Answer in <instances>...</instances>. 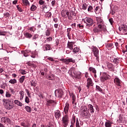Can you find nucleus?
I'll return each mask as SVG.
<instances>
[{"instance_id":"obj_8","label":"nucleus","mask_w":127,"mask_h":127,"mask_svg":"<svg viewBox=\"0 0 127 127\" xmlns=\"http://www.w3.org/2000/svg\"><path fill=\"white\" fill-rule=\"evenodd\" d=\"M110 75H108L107 73L103 72L102 73V76L100 77V80L101 82H105V81H107L108 80Z\"/></svg>"},{"instance_id":"obj_1","label":"nucleus","mask_w":127,"mask_h":127,"mask_svg":"<svg viewBox=\"0 0 127 127\" xmlns=\"http://www.w3.org/2000/svg\"><path fill=\"white\" fill-rule=\"evenodd\" d=\"M97 24L99 28H101L102 29H104V28H107L106 26H105V23L104 22V20L102 19L101 17H97Z\"/></svg>"},{"instance_id":"obj_33","label":"nucleus","mask_w":127,"mask_h":127,"mask_svg":"<svg viewBox=\"0 0 127 127\" xmlns=\"http://www.w3.org/2000/svg\"><path fill=\"white\" fill-rule=\"evenodd\" d=\"M81 116L86 119L88 117V112H81Z\"/></svg>"},{"instance_id":"obj_41","label":"nucleus","mask_w":127,"mask_h":127,"mask_svg":"<svg viewBox=\"0 0 127 127\" xmlns=\"http://www.w3.org/2000/svg\"><path fill=\"white\" fill-rule=\"evenodd\" d=\"M80 51V49L77 48V47H75L73 50V52L74 53H77Z\"/></svg>"},{"instance_id":"obj_40","label":"nucleus","mask_w":127,"mask_h":127,"mask_svg":"<svg viewBox=\"0 0 127 127\" xmlns=\"http://www.w3.org/2000/svg\"><path fill=\"white\" fill-rule=\"evenodd\" d=\"M50 30L47 29L45 32V35L46 36H50Z\"/></svg>"},{"instance_id":"obj_4","label":"nucleus","mask_w":127,"mask_h":127,"mask_svg":"<svg viewBox=\"0 0 127 127\" xmlns=\"http://www.w3.org/2000/svg\"><path fill=\"white\" fill-rule=\"evenodd\" d=\"M69 117L68 115H65L62 118V124L64 127H67L69 124Z\"/></svg>"},{"instance_id":"obj_22","label":"nucleus","mask_w":127,"mask_h":127,"mask_svg":"<svg viewBox=\"0 0 127 127\" xmlns=\"http://www.w3.org/2000/svg\"><path fill=\"white\" fill-rule=\"evenodd\" d=\"M22 3L25 6H29L30 5V3H29L28 0H22Z\"/></svg>"},{"instance_id":"obj_2","label":"nucleus","mask_w":127,"mask_h":127,"mask_svg":"<svg viewBox=\"0 0 127 127\" xmlns=\"http://www.w3.org/2000/svg\"><path fill=\"white\" fill-rule=\"evenodd\" d=\"M62 16L64 18H67L68 17L69 20H73V17L71 15V13L66 10H63L61 12Z\"/></svg>"},{"instance_id":"obj_57","label":"nucleus","mask_w":127,"mask_h":127,"mask_svg":"<svg viewBox=\"0 0 127 127\" xmlns=\"http://www.w3.org/2000/svg\"><path fill=\"white\" fill-rule=\"evenodd\" d=\"M115 64H118L120 63V60L119 59H115L114 61Z\"/></svg>"},{"instance_id":"obj_25","label":"nucleus","mask_w":127,"mask_h":127,"mask_svg":"<svg viewBox=\"0 0 127 127\" xmlns=\"http://www.w3.org/2000/svg\"><path fill=\"white\" fill-rule=\"evenodd\" d=\"M88 108L89 109V112H90V113H94V107H93V105H91V104H89L88 105Z\"/></svg>"},{"instance_id":"obj_43","label":"nucleus","mask_w":127,"mask_h":127,"mask_svg":"<svg viewBox=\"0 0 127 127\" xmlns=\"http://www.w3.org/2000/svg\"><path fill=\"white\" fill-rule=\"evenodd\" d=\"M50 41H52V37H51L47 38L46 40L45 41V42H50Z\"/></svg>"},{"instance_id":"obj_51","label":"nucleus","mask_w":127,"mask_h":127,"mask_svg":"<svg viewBox=\"0 0 127 127\" xmlns=\"http://www.w3.org/2000/svg\"><path fill=\"white\" fill-rule=\"evenodd\" d=\"M71 98L73 103L74 102H76V96L75 95L72 94Z\"/></svg>"},{"instance_id":"obj_15","label":"nucleus","mask_w":127,"mask_h":127,"mask_svg":"<svg viewBox=\"0 0 127 127\" xmlns=\"http://www.w3.org/2000/svg\"><path fill=\"white\" fill-rule=\"evenodd\" d=\"M1 122H3V123H4V124H5V123L11 124V121H10V119L7 117H2Z\"/></svg>"},{"instance_id":"obj_58","label":"nucleus","mask_w":127,"mask_h":127,"mask_svg":"<svg viewBox=\"0 0 127 127\" xmlns=\"http://www.w3.org/2000/svg\"><path fill=\"white\" fill-rule=\"evenodd\" d=\"M20 73L22 74V75H25V74H26L27 72H26V71L24 70H21Z\"/></svg>"},{"instance_id":"obj_3","label":"nucleus","mask_w":127,"mask_h":127,"mask_svg":"<svg viewBox=\"0 0 127 127\" xmlns=\"http://www.w3.org/2000/svg\"><path fill=\"white\" fill-rule=\"evenodd\" d=\"M84 22L86 23V26L87 27H91L94 24V20L92 19V18L90 17H86L84 19Z\"/></svg>"},{"instance_id":"obj_37","label":"nucleus","mask_w":127,"mask_h":127,"mask_svg":"<svg viewBox=\"0 0 127 127\" xmlns=\"http://www.w3.org/2000/svg\"><path fill=\"white\" fill-rule=\"evenodd\" d=\"M36 8H37V7H36V6H35V5L32 4L30 8V10L31 11H34V10H35L36 9Z\"/></svg>"},{"instance_id":"obj_20","label":"nucleus","mask_w":127,"mask_h":127,"mask_svg":"<svg viewBox=\"0 0 127 127\" xmlns=\"http://www.w3.org/2000/svg\"><path fill=\"white\" fill-rule=\"evenodd\" d=\"M73 44H74L73 42H68L67 43V47L70 50H72L73 49Z\"/></svg>"},{"instance_id":"obj_7","label":"nucleus","mask_w":127,"mask_h":127,"mask_svg":"<svg viewBox=\"0 0 127 127\" xmlns=\"http://www.w3.org/2000/svg\"><path fill=\"white\" fill-rule=\"evenodd\" d=\"M93 54L95 57H96L97 61H99V50L97 47H94L92 49Z\"/></svg>"},{"instance_id":"obj_34","label":"nucleus","mask_w":127,"mask_h":127,"mask_svg":"<svg viewBox=\"0 0 127 127\" xmlns=\"http://www.w3.org/2000/svg\"><path fill=\"white\" fill-rule=\"evenodd\" d=\"M9 83H10V84H16V83H17V80H16V79H11L9 81Z\"/></svg>"},{"instance_id":"obj_35","label":"nucleus","mask_w":127,"mask_h":127,"mask_svg":"<svg viewBox=\"0 0 127 127\" xmlns=\"http://www.w3.org/2000/svg\"><path fill=\"white\" fill-rule=\"evenodd\" d=\"M25 109L28 113H31V107L27 106L25 107Z\"/></svg>"},{"instance_id":"obj_6","label":"nucleus","mask_w":127,"mask_h":127,"mask_svg":"<svg viewBox=\"0 0 127 127\" xmlns=\"http://www.w3.org/2000/svg\"><path fill=\"white\" fill-rule=\"evenodd\" d=\"M94 86V82L92 78L89 77L87 79L86 87L87 89H90V87H93Z\"/></svg>"},{"instance_id":"obj_31","label":"nucleus","mask_w":127,"mask_h":127,"mask_svg":"<svg viewBox=\"0 0 127 127\" xmlns=\"http://www.w3.org/2000/svg\"><path fill=\"white\" fill-rule=\"evenodd\" d=\"M76 123V116H73L72 118V120L71 121V125H75V123Z\"/></svg>"},{"instance_id":"obj_32","label":"nucleus","mask_w":127,"mask_h":127,"mask_svg":"<svg viewBox=\"0 0 127 127\" xmlns=\"http://www.w3.org/2000/svg\"><path fill=\"white\" fill-rule=\"evenodd\" d=\"M89 71L92 72V73H93V74H96V73H97V71L96 70V69H95V68H94L93 67H90L89 68Z\"/></svg>"},{"instance_id":"obj_23","label":"nucleus","mask_w":127,"mask_h":127,"mask_svg":"<svg viewBox=\"0 0 127 127\" xmlns=\"http://www.w3.org/2000/svg\"><path fill=\"white\" fill-rule=\"evenodd\" d=\"M4 107L5 108V109H6V110H11V109L13 108V105H12V104H11V103H9L8 104L5 105Z\"/></svg>"},{"instance_id":"obj_30","label":"nucleus","mask_w":127,"mask_h":127,"mask_svg":"<svg viewBox=\"0 0 127 127\" xmlns=\"http://www.w3.org/2000/svg\"><path fill=\"white\" fill-rule=\"evenodd\" d=\"M24 80H25V76H22L19 79V82L20 84H23V82H24Z\"/></svg>"},{"instance_id":"obj_61","label":"nucleus","mask_w":127,"mask_h":127,"mask_svg":"<svg viewBox=\"0 0 127 127\" xmlns=\"http://www.w3.org/2000/svg\"><path fill=\"white\" fill-rule=\"evenodd\" d=\"M52 16V13H51V12L47 13V16H48V17H51Z\"/></svg>"},{"instance_id":"obj_62","label":"nucleus","mask_w":127,"mask_h":127,"mask_svg":"<svg viewBox=\"0 0 127 127\" xmlns=\"http://www.w3.org/2000/svg\"><path fill=\"white\" fill-rule=\"evenodd\" d=\"M77 26L79 27L81 29H83L84 28V25H81V24H77Z\"/></svg>"},{"instance_id":"obj_47","label":"nucleus","mask_w":127,"mask_h":127,"mask_svg":"<svg viewBox=\"0 0 127 127\" xmlns=\"http://www.w3.org/2000/svg\"><path fill=\"white\" fill-rule=\"evenodd\" d=\"M9 90H10V93L12 95H14V94H15V91H14V89H13L11 88H10Z\"/></svg>"},{"instance_id":"obj_12","label":"nucleus","mask_w":127,"mask_h":127,"mask_svg":"<svg viewBox=\"0 0 127 127\" xmlns=\"http://www.w3.org/2000/svg\"><path fill=\"white\" fill-rule=\"evenodd\" d=\"M114 82L117 86H118L119 87H122V80H121L119 77H116L114 79Z\"/></svg>"},{"instance_id":"obj_10","label":"nucleus","mask_w":127,"mask_h":127,"mask_svg":"<svg viewBox=\"0 0 127 127\" xmlns=\"http://www.w3.org/2000/svg\"><path fill=\"white\" fill-rule=\"evenodd\" d=\"M55 94L56 97H58L59 98H62L63 96V90L62 89L56 90L55 91Z\"/></svg>"},{"instance_id":"obj_13","label":"nucleus","mask_w":127,"mask_h":127,"mask_svg":"<svg viewBox=\"0 0 127 127\" xmlns=\"http://www.w3.org/2000/svg\"><path fill=\"white\" fill-rule=\"evenodd\" d=\"M55 116L57 120H59L61 118V113L59 110L55 111Z\"/></svg>"},{"instance_id":"obj_49","label":"nucleus","mask_w":127,"mask_h":127,"mask_svg":"<svg viewBox=\"0 0 127 127\" xmlns=\"http://www.w3.org/2000/svg\"><path fill=\"white\" fill-rule=\"evenodd\" d=\"M25 103H26L27 104H29V98H28V97L26 96L25 99Z\"/></svg>"},{"instance_id":"obj_63","label":"nucleus","mask_w":127,"mask_h":127,"mask_svg":"<svg viewBox=\"0 0 127 127\" xmlns=\"http://www.w3.org/2000/svg\"><path fill=\"white\" fill-rule=\"evenodd\" d=\"M76 127H80V124L79 123V121H78V119L76 120Z\"/></svg>"},{"instance_id":"obj_24","label":"nucleus","mask_w":127,"mask_h":127,"mask_svg":"<svg viewBox=\"0 0 127 127\" xmlns=\"http://www.w3.org/2000/svg\"><path fill=\"white\" fill-rule=\"evenodd\" d=\"M71 30H72V29L71 28H68L67 29V35L68 39H71V34H70V31H71Z\"/></svg>"},{"instance_id":"obj_42","label":"nucleus","mask_w":127,"mask_h":127,"mask_svg":"<svg viewBox=\"0 0 127 127\" xmlns=\"http://www.w3.org/2000/svg\"><path fill=\"white\" fill-rule=\"evenodd\" d=\"M88 7V5L86 3H84L82 4V9H84V10H86L87 9V8Z\"/></svg>"},{"instance_id":"obj_52","label":"nucleus","mask_w":127,"mask_h":127,"mask_svg":"<svg viewBox=\"0 0 127 127\" xmlns=\"http://www.w3.org/2000/svg\"><path fill=\"white\" fill-rule=\"evenodd\" d=\"M3 14H4V17H9V16H10V15L9 14V13L8 12H6Z\"/></svg>"},{"instance_id":"obj_14","label":"nucleus","mask_w":127,"mask_h":127,"mask_svg":"<svg viewBox=\"0 0 127 127\" xmlns=\"http://www.w3.org/2000/svg\"><path fill=\"white\" fill-rule=\"evenodd\" d=\"M73 74L74 75V78H75V79H81V74H82V73H81V72L80 71H77V72H73Z\"/></svg>"},{"instance_id":"obj_21","label":"nucleus","mask_w":127,"mask_h":127,"mask_svg":"<svg viewBox=\"0 0 127 127\" xmlns=\"http://www.w3.org/2000/svg\"><path fill=\"white\" fill-rule=\"evenodd\" d=\"M69 103H66L65 106L64 108V112L65 114H67V113H68V112H69Z\"/></svg>"},{"instance_id":"obj_64","label":"nucleus","mask_w":127,"mask_h":127,"mask_svg":"<svg viewBox=\"0 0 127 127\" xmlns=\"http://www.w3.org/2000/svg\"><path fill=\"white\" fill-rule=\"evenodd\" d=\"M8 101H9V103H13V99L12 98L8 99Z\"/></svg>"},{"instance_id":"obj_56","label":"nucleus","mask_w":127,"mask_h":127,"mask_svg":"<svg viewBox=\"0 0 127 127\" xmlns=\"http://www.w3.org/2000/svg\"><path fill=\"white\" fill-rule=\"evenodd\" d=\"M28 30H30V31H33V32H34L35 31V28H34V27H31L28 29Z\"/></svg>"},{"instance_id":"obj_36","label":"nucleus","mask_w":127,"mask_h":127,"mask_svg":"<svg viewBox=\"0 0 127 127\" xmlns=\"http://www.w3.org/2000/svg\"><path fill=\"white\" fill-rule=\"evenodd\" d=\"M39 35H38V34H35L34 35L32 40H33V41H35V40H36V39H37V38H38Z\"/></svg>"},{"instance_id":"obj_53","label":"nucleus","mask_w":127,"mask_h":127,"mask_svg":"<svg viewBox=\"0 0 127 127\" xmlns=\"http://www.w3.org/2000/svg\"><path fill=\"white\" fill-rule=\"evenodd\" d=\"M55 41H56V46H58L59 45L60 41L59 40V39H56Z\"/></svg>"},{"instance_id":"obj_29","label":"nucleus","mask_w":127,"mask_h":127,"mask_svg":"<svg viewBox=\"0 0 127 127\" xmlns=\"http://www.w3.org/2000/svg\"><path fill=\"white\" fill-rule=\"evenodd\" d=\"M24 35H25V37H26V38H28L29 39H30V38H31V37H32V35H31V34H30L28 32H26L24 34Z\"/></svg>"},{"instance_id":"obj_26","label":"nucleus","mask_w":127,"mask_h":127,"mask_svg":"<svg viewBox=\"0 0 127 127\" xmlns=\"http://www.w3.org/2000/svg\"><path fill=\"white\" fill-rule=\"evenodd\" d=\"M14 103L15 105H17V106L22 107V103L17 100H15Z\"/></svg>"},{"instance_id":"obj_50","label":"nucleus","mask_w":127,"mask_h":127,"mask_svg":"<svg viewBox=\"0 0 127 127\" xmlns=\"http://www.w3.org/2000/svg\"><path fill=\"white\" fill-rule=\"evenodd\" d=\"M31 85L32 87H35L36 86V83H35V81H32L31 82Z\"/></svg>"},{"instance_id":"obj_38","label":"nucleus","mask_w":127,"mask_h":127,"mask_svg":"<svg viewBox=\"0 0 127 127\" xmlns=\"http://www.w3.org/2000/svg\"><path fill=\"white\" fill-rule=\"evenodd\" d=\"M3 102L4 103V106L5 107L7 105L9 104V101L8 99H3Z\"/></svg>"},{"instance_id":"obj_55","label":"nucleus","mask_w":127,"mask_h":127,"mask_svg":"<svg viewBox=\"0 0 127 127\" xmlns=\"http://www.w3.org/2000/svg\"><path fill=\"white\" fill-rule=\"evenodd\" d=\"M45 1H44L43 0H40L39 1V3L40 4V5H42L43 4H44Z\"/></svg>"},{"instance_id":"obj_5","label":"nucleus","mask_w":127,"mask_h":127,"mask_svg":"<svg viewBox=\"0 0 127 127\" xmlns=\"http://www.w3.org/2000/svg\"><path fill=\"white\" fill-rule=\"evenodd\" d=\"M56 104H57V102L55 100L51 99L46 100V105L47 107H51V106H52V107H55Z\"/></svg>"},{"instance_id":"obj_59","label":"nucleus","mask_w":127,"mask_h":127,"mask_svg":"<svg viewBox=\"0 0 127 127\" xmlns=\"http://www.w3.org/2000/svg\"><path fill=\"white\" fill-rule=\"evenodd\" d=\"M109 20L111 25H113V23H114V19L112 18H111Z\"/></svg>"},{"instance_id":"obj_17","label":"nucleus","mask_w":127,"mask_h":127,"mask_svg":"<svg viewBox=\"0 0 127 127\" xmlns=\"http://www.w3.org/2000/svg\"><path fill=\"white\" fill-rule=\"evenodd\" d=\"M107 67L110 71H114V69H115V66H114V64L111 63H108L107 64Z\"/></svg>"},{"instance_id":"obj_44","label":"nucleus","mask_w":127,"mask_h":127,"mask_svg":"<svg viewBox=\"0 0 127 127\" xmlns=\"http://www.w3.org/2000/svg\"><path fill=\"white\" fill-rule=\"evenodd\" d=\"M88 11L90 12H92L93 11V6H92L91 5L88 6Z\"/></svg>"},{"instance_id":"obj_60","label":"nucleus","mask_w":127,"mask_h":127,"mask_svg":"<svg viewBox=\"0 0 127 127\" xmlns=\"http://www.w3.org/2000/svg\"><path fill=\"white\" fill-rule=\"evenodd\" d=\"M81 113H87V108L86 107H83L82 108V111Z\"/></svg>"},{"instance_id":"obj_39","label":"nucleus","mask_w":127,"mask_h":127,"mask_svg":"<svg viewBox=\"0 0 127 127\" xmlns=\"http://www.w3.org/2000/svg\"><path fill=\"white\" fill-rule=\"evenodd\" d=\"M96 88L97 91L100 92V93H103V89H102V88H101L99 86L96 85Z\"/></svg>"},{"instance_id":"obj_18","label":"nucleus","mask_w":127,"mask_h":127,"mask_svg":"<svg viewBox=\"0 0 127 127\" xmlns=\"http://www.w3.org/2000/svg\"><path fill=\"white\" fill-rule=\"evenodd\" d=\"M46 78L47 79V80H51L52 81H53L55 78V75L53 74L48 75L46 76Z\"/></svg>"},{"instance_id":"obj_16","label":"nucleus","mask_w":127,"mask_h":127,"mask_svg":"<svg viewBox=\"0 0 127 127\" xmlns=\"http://www.w3.org/2000/svg\"><path fill=\"white\" fill-rule=\"evenodd\" d=\"M65 64L66 65H68L69 63H70L71 62L72 63H75V61L73 60V59H65V61H64Z\"/></svg>"},{"instance_id":"obj_27","label":"nucleus","mask_w":127,"mask_h":127,"mask_svg":"<svg viewBox=\"0 0 127 127\" xmlns=\"http://www.w3.org/2000/svg\"><path fill=\"white\" fill-rule=\"evenodd\" d=\"M75 11H76V9H75V8L74 7H72L71 9L70 13H71L72 16H76V13L75 12Z\"/></svg>"},{"instance_id":"obj_9","label":"nucleus","mask_w":127,"mask_h":127,"mask_svg":"<svg viewBox=\"0 0 127 127\" xmlns=\"http://www.w3.org/2000/svg\"><path fill=\"white\" fill-rule=\"evenodd\" d=\"M93 31L94 33H99V32H102V31H107V28L102 29L98 26L97 27H94Z\"/></svg>"},{"instance_id":"obj_48","label":"nucleus","mask_w":127,"mask_h":127,"mask_svg":"<svg viewBox=\"0 0 127 127\" xmlns=\"http://www.w3.org/2000/svg\"><path fill=\"white\" fill-rule=\"evenodd\" d=\"M16 7H17L18 11H19L20 12H22V9L21 8V7L20 6H19V5H17L16 6Z\"/></svg>"},{"instance_id":"obj_45","label":"nucleus","mask_w":127,"mask_h":127,"mask_svg":"<svg viewBox=\"0 0 127 127\" xmlns=\"http://www.w3.org/2000/svg\"><path fill=\"white\" fill-rule=\"evenodd\" d=\"M113 43H107L106 45V46L107 47V48H111V47H113Z\"/></svg>"},{"instance_id":"obj_46","label":"nucleus","mask_w":127,"mask_h":127,"mask_svg":"<svg viewBox=\"0 0 127 127\" xmlns=\"http://www.w3.org/2000/svg\"><path fill=\"white\" fill-rule=\"evenodd\" d=\"M5 97L6 98H10V97H11V94L7 91L6 92Z\"/></svg>"},{"instance_id":"obj_11","label":"nucleus","mask_w":127,"mask_h":127,"mask_svg":"<svg viewBox=\"0 0 127 127\" xmlns=\"http://www.w3.org/2000/svg\"><path fill=\"white\" fill-rule=\"evenodd\" d=\"M119 29L121 33H126L127 32V25H122L119 27Z\"/></svg>"},{"instance_id":"obj_19","label":"nucleus","mask_w":127,"mask_h":127,"mask_svg":"<svg viewBox=\"0 0 127 127\" xmlns=\"http://www.w3.org/2000/svg\"><path fill=\"white\" fill-rule=\"evenodd\" d=\"M43 48H45V50H44V51H48V50H51V46L49 44H46L43 46Z\"/></svg>"},{"instance_id":"obj_54","label":"nucleus","mask_w":127,"mask_h":127,"mask_svg":"<svg viewBox=\"0 0 127 127\" xmlns=\"http://www.w3.org/2000/svg\"><path fill=\"white\" fill-rule=\"evenodd\" d=\"M0 35L5 36V32L0 30Z\"/></svg>"},{"instance_id":"obj_28","label":"nucleus","mask_w":127,"mask_h":127,"mask_svg":"<svg viewBox=\"0 0 127 127\" xmlns=\"http://www.w3.org/2000/svg\"><path fill=\"white\" fill-rule=\"evenodd\" d=\"M112 125H113V123L109 121L105 123L106 127H112Z\"/></svg>"}]
</instances>
